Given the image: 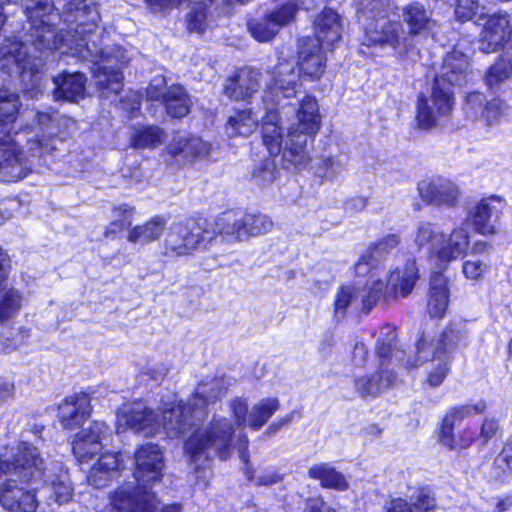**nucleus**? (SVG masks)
<instances>
[{"label":"nucleus","mask_w":512,"mask_h":512,"mask_svg":"<svg viewBox=\"0 0 512 512\" xmlns=\"http://www.w3.org/2000/svg\"><path fill=\"white\" fill-rule=\"evenodd\" d=\"M22 5L31 24L35 50L41 52L66 47V53L99 64L94 70V79L102 97L108 98L122 90L121 68L128 63L125 50L117 46L109 51H93L86 41V37L96 30L100 19L93 0H71L67 3L62 15L63 26L57 32L54 23L61 17L54 12L52 0H23Z\"/></svg>","instance_id":"obj_1"},{"label":"nucleus","mask_w":512,"mask_h":512,"mask_svg":"<svg viewBox=\"0 0 512 512\" xmlns=\"http://www.w3.org/2000/svg\"><path fill=\"white\" fill-rule=\"evenodd\" d=\"M20 100L9 89H0V180L16 182L30 171L28 158L46 159L76 131L75 121L57 111H37L34 125L6 129L19 113Z\"/></svg>","instance_id":"obj_2"},{"label":"nucleus","mask_w":512,"mask_h":512,"mask_svg":"<svg viewBox=\"0 0 512 512\" xmlns=\"http://www.w3.org/2000/svg\"><path fill=\"white\" fill-rule=\"evenodd\" d=\"M12 455L0 459V503L9 512H38L41 503H65L73 494L67 471L60 465L51 468L37 447L19 442ZM44 512V511H42Z\"/></svg>","instance_id":"obj_3"},{"label":"nucleus","mask_w":512,"mask_h":512,"mask_svg":"<svg viewBox=\"0 0 512 512\" xmlns=\"http://www.w3.org/2000/svg\"><path fill=\"white\" fill-rule=\"evenodd\" d=\"M233 384L234 379L225 376L202 380L187 403L175 400L164 403L161 415L142 403H134L117 414L118 432L129 428L145 436H152L163 429L168 437H179L196 421L203 420L208 406L225 395Z\"/></svg>","instance_id":"obj_4"},{"label":"nucleus","mask_w":512,"mask_h":512,"mask_svg":"<svg viewBox=\"0 0 512 512\" xmlns=\"http://www.w3.org/2000/svg\"><path fill=\"white\" fill-rule=\"evenodd\" d=\"M280 106V99L264 103L265 114L261 116L262 139L270 155L281 154L285 169L300 168L308 163L306 150L307 137L315 135L320 128V114L317 101L312 96H305L293 104V120L287 127V136L283 138V128L279 124L281 115H288L290 107Z\"/></svg>","instance_id":"obj_5"},{"label":"nucleus","mask_w":512,"mask_h":512,"mask_svg":"<svg viewBox=\"0 0 512 512\" xmlns=\"http://www.w3.org/2000/svg\"><path fill=\"white\" fill-rule=\"evenodd\" d=\"M471 53L467 41L458 42L447 53L435 78L430 98L418 99L416 121L419 128L429 130L437 125L440 117L450 114L453 108L451 88L461 87L473 79Z\"/></svg>","instance_id":"obj_6"},{"label":"nucleus","mask_w":512,"mask_h":512,"mask_svg":"<svg viewBox=\"0 0 512 512\" xmlns=\"http://www.w3.org/2000/svg\"><path fill=\"white\" fill-rule=\"evenodd\" d=\"M248 438L239 433L237 441L232 438V426L226 418L214 419L209 427L196 430L185 442L184 451L195 468L214 456L225 460L230 456L233 447H237L243 462H248Z\"/></svg>","instance_id":"obj_7"},{"label":"nucleus","mask_w":512,"mask_h":512,"mask_svg":"<svg viewBox=\"0 0 512 512\" xmlns=\"http://www.w3.org/2000/svg\"><path fill=\"white\" fill-rule=\"evenodd\" d=\"M468 330L464 322L452 323L436 340L421 337L417 342L418 361L431 357L433 369L429 371L426 383L430 387L440 386L450 373V354L460 346L467 345Z\"/></svg>","instance_id":"obj_8"},{"label":"nucleus","mask_w":512,"mask_h":512,"mask_svg":"<svg viewBox=\"0 0 512 512\" xmlns=\"http://www.w3.org/2000/svg\"><path fill=\"white\" fill-rule=\"evenodd\" d=\"M395 339L394 326L386 324L381 327L376 344L379 367L374 374L358 377L354 381L355 389L362 398L376 397L397 385L398 377L387 363L388 357H392L394 352Z\"/></svg>","instance_id":"obj_9"},{"label":"nucleus","mask_w":512,"mask_h":512,"mask_svg":"<svg viewBox=\"0 0 512 512\" xmlns=\"http://www.w3.org/2000/svg\"><path fill=\"white\" fill-rule=\"evenodd\" d=\"M43 66V60L31 56L28 47L22 42L7 39L0 47L1 69L7 73H18L25 91L32 97L40 91Z\"/></svg>","instance_id":"obj_10"},{"label":"nucleus","mask_w":512,"mask_h":512,"mask_svg":"<svg viewBox=\"0 0 512 512\" xmlns=\"http://www.w3.org/2000/svg\"><path fill=\"white\" fill-rule=\"evenodd\" d=\"M213 240L208 228H202L194 221H181L173 223L163 242V255L168 257H181L192 252Z\"/></svg>","instance_id":"obj_11"},{"label":"nucleus","mask_w":512,"mask_h":512,"mask_svg":"<svg viewBox=\"0 0 512 512\" xmlns=\"http://www.w3.org/2000/svg\"><path fill=\"white\" fill-rule=\"evenodd\" d=\"M377 4L371 8L368 6L360 10V14L366 18L373 17V21L365 28V37L363 43L368 46H389L399 48L400 51H407L409 47L408 37L404 36V30L399 22L391 21L378 11L374 15Z\"/></svg>","instance_id":"obj_12"},{"label":"nucleus","mask_w":512,"mask_h":512,"mask_svg":"<svg viewBox=\"0 0 512 512\" xmlns=\"http://www.w3.org/2000/svg\"><path fill=\"white\" fill-rule=\"evenodd\" d=\"M148 484L130 481L119 486L110 496L116 512H155L158 499Z\"/></svg>","instance_id":"obj_13"},{"label":"nucleus","mask_w":512,"mask_h":512,"mask_svg":"<svg viewBox=\"0 0 512 512\" xmlns=\"http://www.w3.org/2000/svg\"><path fill=\"white\" fill-rule=\"evenodd\" d=\"M486 403L479 401L476 404H467L451 408L445 415L439 432L440 442L450 448H466L477 439L476 432L470 428H465L458 435H454L453 430L455 425L463 419L481 414L486 410Z\"/></svg>","instance_id":"obj_14"},{"label":"nucleus","mask_w":512,"mask_h":512,"mask_svg":"<svg viewBox=\"0 0 512 512\" xmlns=\"http://www.w3.org/2000/svg\"><path fill=\"white\" fill-rule=\"evenodd\" d=\"M163 469L164 457L157 444L147 443L136 450L133 470L136 481L153 486L162 480Z\"/></svg>","instance_id":"obj_15"},{"label":"nucleus","mask_w":512,"mask_h":512,"mask_svg":"<svg viewBox=\"0 0 512 512\" xmlns=\"http://www.w3.org/2000/svg\"><path fill=\"white\" fill-rule=\"evenodd\" d=\"M475 22L478 25H483L479 39V49L482 52L487 54L496 52L502 45L509 41L511 27L507 15H487L481 12Z\"/></svg>","instance_id":"obj_16"},{"label":"nucleus","mask_w":512,"mask_h":512,"mask_svg":"<svg viewBox=\"0 0 512 512\" xmlns=\"http://www.w3.org/2000/svg\"><path fill=\"white\" fill-rule=\"evenodd\" d=\"M469 244L467 229L463 226L456 227L448 238L442 233L439 240L432 243L430 256L440 269H445L449 263L466 254Z\"/></svg>","instance_id":"obj_17"},{"label":"nucleus","mask_w":512,"mask_h":512,"mask_svg":"<svg viewBox=\"0 0 512 512\" xmlns=\"http://www.w3.org/2000/svg\"><path fill=\"white\" fill-rule=\"evenodd\" d=\"M420 198L428 205L453 208L457 205L461 192L457 184L443 177H432L418 183Z\"/></svg>","instance_id":"obj_18"},{"label":"nucleus","mask_w":512,"mask_h":512,"mask_svg":"<svg viewBox=\"0 0 512 512\" xmlns=\"http://www.w3.org/2000/svg\"><path fill=\"white\" fill-rule=\"evenodd\" d=\"M463 110L466 117L473 122L493 126L500 123L507 110V105L499 98L487 101L483 93L473 92L466 97Z\"/></svg>","instance_id":"obj_19"},{"label":"nucleus","mask_w":512,"mask_h":512,"mask_svg":"<svg viewBox=\"0 0 512 512\" xmlns=\"http://www.w3.org/2000/svg\"><path fill=\"white\" fill-rule=\"evenodd\" d=\"M299 79V71L296 69L294 62L284 61L278 63L273 71V83L264 92L263 103L280 99V95L285 99L295 97L297 87L299 86Z\"/></svg>","instance_id":"obj_20"},{"label":"nucleus","mask_w":512,"mask_h":512,"mask_svg":"<svg viewBox=\"0 0 512 512\" xmlns=\"http://www.w3.org/2000/svg\"><path fill=\"white\" fill-rule=\"evenodd\" d=\"M505 207V201L496 195L482 199L475 207L470 209L468 220L476 232L490 235L496 232V226Z\"/></svg>","instance_id":"obj_21"},{"label":"nucleus","mask_w":512,"mask_h":512,"mask_svg":"<svg viewBox=\"0 0 512 512\" xmlns=\"http://www.w3.org/2000/svg\"><path fill=\"white\" fill-rule=\"evenodd\" d=\"M110 428L101 421H94L88 428L76 435L72 450L80 463L88 462L102 449V440L110 433Z\"/></svg>","instance_id":"obj_22"},{"label":"nucleus","mask_w":512,"mask_h":512,"mask_svg":"<svg viewBox=\"0 0 512 512\" xmlns=\"http://www.w3.org/2000/svg\"><path fill=\"white\" fill-rule=\"evenodd\" d=\"M91 414V398L86 393L67 397L58 407L61 425L69 430L79 428Z\"/></svg>","instance_id":"obj_23"},{"label":"nucleus","mask_w":512,"mask_h":512,"mask_svg":"<svg viewBox=\"0 0 512 512\" xmlns=\"http://www.w3.org/2000/svg\"><path fill=\"white\" fill-rule=\"evenodd\" d=\"M261 73L252 68H242L229 78L224 93L233 100H249L261 87Z\"/></svg>","instance_id":"obj_24"},{"label":"nucleus","mask_w":512,"mask_h":512,"mask_svg":"<svg viewBox=\"0 0 512 512\" xmlns=\"http://www.w3.org/2000/svg\"><path fill=\"white\" fill-rule=\"evenodd\" d=\"M402 19L408 29L407 32H404V36L408 37L409 46L414 37L432 33L436 25V21L432 18V12L419 2L404 6Z\"/></svg>","instance_id":"obj_25"},{"label":"nucleus","mask_w":512,"mask_h":512,"mask_svg":"<svg viewBox=\"0 0 512 512\" xmlns=\"http://www.w3.org/2000/svg\"><path fill=\"white\" fill-rule=\"evenodd\" d=\"M313 28L317 45L328 49L341 39L342 19L336 11L326 8L315 18Z\"/></svg>","instance_id":"obj_26"},{"label":"nucleus","mask_w":512,"mask_h":512,"mask_svg":"<svg viewBox=\"0 0 512 512\" xmlns=\"http://www.w3.org/2000/svg\"><path fill=\"white\" fill-rule=\"evenodd\" d=\"M418 279V269L414 260H408L402 267L393 270L385 283L386 294L392 299L406 297L411 293Z\"/></svg>","instance_id":"obj_27"},{"label":"nucleus","mask_w":512,"mask_h":512,"mask_svg":"<svg viewBox=\"0 0 512 512\" xmlns=\"http://www.w3.org/2000/svg\"><path fill=\"white\" fill-rule=\"evenodd\" d=\"M9 274L7 254L0 249V321L11 319L22 306V295L15 289L6 288V281Z\"/></svg>","instance_id":"obj_28"},{"label":"nucleus","mask_w":512,"mask_h":512,"mask_svg":"<svg viewBox=\"0 0 512 512\" xmlns=\"http://www.w3.org/2000/svg\"><path fill=\"white\" fill-rule=\"evenodd\" d=\"M169 153L184 162H192L209 154L210 144L197 136L178 134L168 146Z\"/></svg>","instance_id":"obj_29"},{"label":"nucleus","mask_w":512,"mask_h":512,"mask_svg":"<svg viewBox=\"0 0 512 512\" xmlns=\"http://www.w3.org/2000/svg\"><path fill=\"white\" fill-rule=\"evenodd\" d=\"M122 467L123 459L119 453H103L91 467L87 476L88 483L96 488L104 487Z\"/></svg>","instance_id":"obj_30"},{"label":"nucleus","mask_w":512,"mask_h":512,"mask_svg":"<svg viewBox=\"0 0 512 512\" xmlns=\"http://www.w3.org/2000/svg\"><path fill=\"white\" fill-rule=\"evenodd\" d=\"M86 82V76L80 72H63L54 78V96L56 99L78 102L85 97Z\"/></svg>","instance_id":"obj_31"},{"label":"nucleus","mask_w":512,"mask_h":512,"mask_svg":"<svg viewBox=\"0 0 512 512\" xmlns=\"http://www.w3.org/2000/svg\"><path fill=\"white\" fill-rule=\"evenodd\" d=\"M308 41L310 43L303 41V45L300 48V68L297 70L303 74V77L316 80L323 75L325 69L323 47L312 43L311 40Z\"/></svg>","instance_id":"obj_32"},{"label":"nucleus","mask_w":512,"mask_h":512,"mask_svg":"<svg viewBox=\"0 0 512 512\" xmlns=\"http://www.w3.org/2000/svg\"><path fill=\"white\" fill-rule=\"evenodd\" d=\"M213 240L216 236H221L227 241H242L245 240L244 225L242 211H230L223 213L217 217L212 229Z\"/></svg>","instance_id":"obj_33"},{"label":"nucleus","mask_w":512,"mask_h":512,"mask_svg":"<svg viewBox=\"0 0 512 512\" xmlns=\"http://www.w3.org/2000/svg\"><path fill=\"white\" fill-rule=\"evenodd\" d=\"M449 303L448 280L442 273L431 276L427 311L431 317L442 318Z\"/></svg>","instance_id":"obj_34"},{"label":"nucleus","mask_w":512,"mask_h":512,"mask_svg":"<svg viewBox=\"0 0 512 512\" xmlns=\"http://www.w3.org/2000/svg\"><path fill=\"white\" fill-rule=\"evenodd\" d=\"M400 244V237L397 234L391 233L382 237L375 243L369 251L361 257L355 266L358 275H365L369 272L370 267L374 266V262L385 257L393 249Z\"/></svg>","instance_id":"obj_35"},{"label":"nucleus","mask_w":512,"mask_h":512,"mask_svg":"<svg viewBox=\"0 0 512 512\" xmlns=\"http://www.w3.org/2000/svg\"><path fill=\"white\" fill-rule=\"evenodd\" d=\"M167 226L163 216H153L143 224L132 227L127 234V240L132 244L146 245L160 239Z\"/></svg>","instance_id":"obj_36"},{"label":"nucleus","mask_w":512,"mask_h":512,"mask_svg":"<svg viewBox=\"0 0 512 512\" xmlns=\"http://www.w3.org/2000/svg\"><path fill=\"white\" fill-rule=\"evenodd\" d=\"M261 116L251 109L235 110L227 119L226 134L229 137H247L257 128Z\"/></svg>","instance_id":"obj_37"},{"label":"nucleus","mask_w":512,"mask_h":512,"mask_svg":"<svg viewBox=\"0 0 512 512\" xmlns=\"http://www.w3.org/2000/svg\"><path fill=\"white\" fill-rule=\"evenodd\" d=\"M162 103L166 113L173 118H183L190 112L192 102L186 90L180 85L170 86Z\"/></svg>","instance_id":"obj_38"},{"label":"nucleus","mask_w":512,"mask_h":512,"mask_svg":"<svg viewBox=\"0 0 512 512\" xmlns=\"http://www.w3.org/2000/svg\"><path fill=\"white\" fill-rule=\"evenodd\" d=\"M308 475L312 479L319 480L325 488L339 491H345L349 488V483L345 476L329 463L313 465L309 468Z\"/></svg>","instance_id":"obj_39"},{"label":"nucleus","mask_w":512,"mask_h":512,"mask_svg":"<svg viewBox=\"0 0 512 512\" xmlns=\"http://www.w3.org/2000/svg\"><path fill=\"white\" fill-rule=\"evenodd\" d=\"M512 76V49H505L497 61L488 69L484 81L490 89H497Z\"/></svg>","instance_id":"obj_40"},{"label":"nucleus","mask_w":512,"mask_h":512,"mask_svg":"<svg viewBox=\"0 0 512 512\" xmlns=\"http://www.w3.org/2000/svg\"><path fill=\"white\" fill-rule=\"evenodd\" d=\"M165 140L164 131L157 126H139L131 134V146L137 149H153Z\"/></svg>","instance_id":"obj_41"},{"label":"nucleus","mask_w":512,"mask_h":512,"mask_svg":"<svg viewBox=\"0 0 512 512\" xmlns=\"http://www.w3.org/2000/svg\"><path fill=\"white\" fill-rule=\"evenodd\" d=\"M279 408L280 402L277 398L259 400L249 413V427L256 431L259 430Z\"/></svg>","instance_id":"obj_42"},{"label":"nucleus","mask_w":512,"mask_h":512,"mask_svg":"<svg viewBox=\"0 0 512 512\" xmlns=\"http://www.w3.org/2000/svg\"><path fill=\"white\" fill-rule=\"evenodd\" d=\"M435 500L425 493H420L414 502L404 499L393 500L388 512H433Z\"/></svg>","instance_id":"obj_43"},{"label":"nucleus","mask_w":512,"mask_h":512,"mask_svg":"<svg viewBox=\"0 0 512 512\" xmlns=\"http://www.w3.org/2000/svg\"><path fill=\"white\" fill-rule=\"evenodd\" d=\"M247 27L251 36L259 42H268L279 32L277 25L267 13L262 17L249 20Z\"/></svg>","instance_id":"obj_44"},{"label":"nucleus","mask_w":512,"mask_h":512,"mask_svg":"<svg viewBox=\"0 0 512 512\" xmlns=\"http://www.w3.org/2000/svg\"><path fill=\"white\" fill-rule=\"evenodd\" d=\"M245 239L269 232L273 227L272 220L264 214H248L242 212Z\"/></svg>","instance_id":"obj_45"},{"label":"nucleus","mask_w":512,"mask_h":512,"mask_svg":"<svg viewBox=\"0 0 512 512\" xmlns=\"http://www.w3.org/2000/svg\"><path fill=\"white\" fill-rule=\"evenodd\" d=\"M385 294V283L382 280H372L365 288H360L361 308L368 312L381 297H384L385 299H392Z\"/></svg>","instance_id":"obj_46"},{"label":"nucleus","mask_w":512,"mask_h":512,"mask_svg":"<svg viewBox=\"0 0 512 512\" xmlns=\"http://www.w3.org/2000/svg\"><path fill=\"white\" fill-rule=\"evenodd\" d=\"M361 307L360 288L354 286L341 287L336 295V314L344 315L348 306Z\"/></svg>","instance_id":"obj_47"},{"label":"nucleus","mask_w":512,"mask_h":512,"mask_svg":"<svg viewBox=\"0 0 512 512\" xmlns=\"http://www.w3.org/2000/svg\"><path fill=\"white\" fill-rule=\"evenodd\" d=\"M300 6L296 0H289L279 8L272 10L267 13L274 24L277 25V29L289 25L295 20L296 14L299 11Z\"/></svg>","instance_id":"obj_48"},{"label":"nucleus","mask_w":512,"mask_h":512,"mask_svg":"<svg viewBox=\"0 0 512 512\" xmlns=\"http://www.w3.org/2000/svg\"><path fill=\"white\" fill-rule=\"evenodd\" d=\"M277 169L275 162L271 159H266L253 170L252 180L258 186H268L276 180Z\"/></svg>","instance_id":"obj_49"},{"label":"nucleus","mask_w":512,"mask_h":512,"mask_svg":"<svg viewBox=\"0 0 512 512\" xmlns=\"http://www.w3.org/2000/svg\"><path fill=\"white\" fill-rule=\"evenodd\" d=\"M135 214V208L128 204L115 206L112 210L113 221L110 223V231L122 230L129 227Z\"/></svg>","instance_id":"obj_50"},{"label":"nucleus","mask_w":512,"mask_h":512,"mask_svg":"<svg viewBox=\"0 0 512 512\" xmlns=\"http://www.w3.org/2000/svg\"><path fill=\"white\" fill-rule=\"evenodd\" d=\"M248 480L253 481L257 486H271L283 480V475L276 469H265L258 475L250 469L245 470Z\"/></svg>","instance_id":"obj_51"},{"label":"nucleus","mask_w":512,"mask_h":512,"mask_svg":"<svg viewBox=\"0 0 512 512\" xmlns=\"http://www.w3.org/2000/svg\"><path fill=\"white\" fill-rule=\"evenodd\" d=\"M483 10L478 0H457L455 15L458 20L465 22L474 17L477 19Z\"/></svg>","instance_id":"obj_52"},{"label":"nucleus","mask_w":512,"mask_h":512,"mask_svg":"<svg viewBox=\"0 0 512 512\" xmlns=\"http://www.w3.org/2000/svg\"><path fill=\"white\" fill-rule=\"evenodd\" d=\"M189 31L203 32L207 28L206 7L202 2L196 3L187 16Z\"/></svg>","instance_id":"obj_53"},{"label":"nucleus","mask_w":512,"mask_h":512,"mask_svg":"<svg viewBox=\"0 0 512 512\" xmlns=\"http://www.w3.org/2000/svg\"><path fill=\"white\" fill-rule=\"evenodd\" d=\"M441 234L442 233L438 232L433 224L429 222H422L418 225L415 235V243L419 247L430 244L431 248L432 243L439 240Z\"/></svg>","instance_id":"obj_54"},{"label":"nucleus","mask_w":512,"mask_h":512,"mask_svg":"<svg viewBox=\"0 0 512 512\" xmlns=\"http://www.w3.org/2000/svg\"><path fill=\"white\" fill-rule=\"evenodd\" d=\"M511 474L512 462L498 454L492 464L490 476L497 482H504L510 478Z\"/></svg>","instance_id":"obj_55"},{"label":"nucleus","mask_w":512,"mask_h":512,"mask_svg":"<svg viewBox=\"0 0 512 512\" xmlns=\"http://www.w3.org/2000/svg\"><path fill=\"white\" fill-rule=\"evenodd\" d=\"M230 407L239 427L249 424L248 403L245 399L236 398L232 400Z\"/></svg>","instance_id":"obj_56"},{"label":"nucleus","mask_w":512,"mask_h":512,"mask_svg":"<svg viewBox=\"0 0 512 512\" xmlns=\"http://www.w3.org/2000/svg\"><path fill=\"white\" fill-rule=\"evenodd\" d=\"M167 89L166 79L163 76H155L147 88V98L152 101L162 102Z\"/></svg>","instance_id":"obj_57"},{"label":"nucleus","mask_w":512,"mask_h":512,"mask_svg":"<svg viewBox=\"0 0 512 512\" xmlns=\"http://www.w3.org/2000/svg\"><path fill=\"white\" fill-rule=\"evenodd\" d=\"M488 270V265L480 260L465 261L463 263V273L466 278L478 280Z\"/></svg>","instance_id":"obj_58"},{"label":"nucleus","mask_w":512,"mask_h":512,"mask_svg":"<svg viewBox=\"0 0 512 512\" xmlns=\"http://www.w3.org/2000/svg\"><path fill=\"white\" fill-rule=\"evenodd\" d=\"M499 425L497 421L493 419H486L482 423L480 433L477 439L481 441V444L485 445L498 431Z\"/></svg>","instance_id":"obj_59"},{"label":"nucleus","mask_w":512,"mask_h":512,"mask_svg":"<svg viewBox=\"0 0 512 512\" xmlns=\"http://www.w3.org/2000/svg\"><path fill=\"white\" fill-rule=\"evenodd\" d=\"M322 162H323V167L325 169L326 177L337 176V175L341 174V172L344 170V165L340 161H338L332 157H328V158L324 159Z\"/></svg>","instance_id":"obj_60"},{"label":"nucleus","mask_w":512,"mask_h":512,"mask_svg":"<svg viewBox=\"0 0 512 512\" xmlns=\"http://www.w3.org/2000/svg\"><path fill=\"white\" fill-rule=\"evenodd\" d=\"M368 357V350L364 343L357 342L352 352V362L355 366H363Z\"/></svg>","instance_id":"obj_61"},{"label":"nucleus","mask_w":512,"mask_h":512,"mask_svg":"<svg viewBox=\"0 0 512 512\" xmlns=\"http://www.w3.org/2000/svg\"><path fill=\"white\" fill-rule=\"evenodd\" d=\"M294 415H295V412L292 411L289 414H287L286 416L277 419L276 421H274L273 423H271L268 426L265 433L267 435H273V434L277 433L279 430L288 426L293 421Z\"/></svg>","instance_id":"obj_62"},{"label":"nucleus","mask_w":512,"mask_h":512,"mask_svg":"<svg viewBox=\"0 0 512 512\" xmlns=\"http://www.w3.org/2000/svg\"><path fill=\"white\" fill-rule=\"evenodd\" d=\"M305 512H336L335 509L328 506L322 499H309L306 502Z\"/></svg>","instance_id":"obj_63"},{"label":"nucleus","mask_w":512,"mask_h":512,"mask_svg":"<svg viewBox=\"0 0 512 512\" xmlns=\"http://www.w3.org/2000/svg\"><path fill=\"white\" fill-rule=\"evenodd\" d=\"M15 392V385L8 380L0 379V404L13 399Z\"/></svg>","instance_id":"obj_64"}]
</instances>
